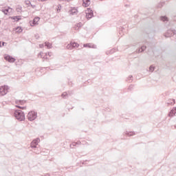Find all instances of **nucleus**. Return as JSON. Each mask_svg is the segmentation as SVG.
<instances>
[{"instance_id": "obj_1", "label": "nucleus", "mask_w": 176, "mask_h": 176, "mask_svg": "<svg viewBox=\"0 0 176 176\" xmlns=\"http://www.w3.org/2000/svg\"><path fill=\"white\" fill-rule=\"evenodd\" d=\"M14 116H15L16 119L17 120H19V122H23V120H25V115L24 114V112L21 110H16L14 113Z\"/></svg>"}, {"instance_id": "obj_2", "label": "nucleus", "mask_w": 176, "mask_h": 176, "mask_svg": "<svg viewBox=\"0 0 176 176\" xmlns=\"http://www.w3.org/2000/svg\"><path fill=\"white\" fill-rule=\"evenodd\" d=\"M37 113L35 111H30L28 114V119L30 122L35 120L36 119Z\"/></svg>"}, {"instance_id": "obj_3", "label": "nucleus", "mask_w": 176, "mask_h": 176, "mask_svg": "<svg viewBox=\"0 0 176 176\" xmlns=\"http://www.w3.org/2000/svg\"><path fill=\"white\" fill-rule=\"evenodd\" d=\"M8 86H2L0 87V96H6V94H8Z\"/></svg>"}, {"instance_id": "obj_4", "label": "nucleus", "mask_w": 176, "mask_h": 176, "mask_svg": "<svg viewBox=\"0 0 176 176\" xmlns=\"http://www.w3.org/2000/svg\"><path fill=\"white\" fill-rule=\"evenodd\" d=\"M67 49L68 50H72V49H76V47H79V44L74 42V43H70L67 45Z\"/></svg>"}, {"instance_id": "obj_5", "label": "nucleus", "mask_w": 176, "mask_h": 176, "mask_svg": "<svg viewBox=\"0 0 176 176\" xmlns=\"http://www.w3.org/2000/svg\"><path fill=\"white\" fill-rule=\"evenodd\" d=\"M4 60L6 61H8V63H14L16 61V59L10 55H4Z\"/></svg>"}, {"instance_id": "obj_6", "label": "nucleus", "mask_w": 176, "mask_h": 176, "mask_svg": "<svg viewBox=\"0 0 176 176\" xmlns=\"http://www.w3.org/2000/svg\"><path fill=\"white\" fill-rule=\"evenodd\" d=\"M39 142H41V139L36 138L34 140L31 142V144H30L31 148H36V146L38 145V144H39Z\"/></svg>"}, {"instance_id": "obj_7", "label": "nucleus", "mask_w": 176, "mask_h": 176, "mask_svg": "<svg viewBox=\"0 0 176 176\" xmlns=\"http://www.w3.org/2000/svg\"><path fill=\"white\" fill-rule=\"evenodd\" d=\"M47 55L51 56L52 55H50V53L48 52V53H43V52H40L38 54V58H44V59H46L47 58Z\"/></svg>"}, {"instance_id": "obj_8", "label": "nucleus", "mask_w": 176, "mask_h": 176, "mask_svg": "<svg viewBox=\"0 0 176 176\" xmlns=\"http://www.w3.org/2000/svg\"><path fill=\"white\" fill-rule=\"evenodd\" d=\"M93 11L91 10V9L88 8L86 12V17L87 19H91V17H93Z\"/></svg>"}, {"instance_id": "obj_9", "label": "nucleus", "mask_w": 176, "mask_h": 176, "mask_svg": "<svg viewBox=\"0 0 176 176\" xmlns=\"http://www.w3.org/2000/svg\"><path fill=\"white\" fill-rule=\"evenodd\" d=\"M39 20H41V18L39 17H35L32 23L31 24L32 27H34V25H38V23L39 21Z\"/></svg>"}, {"instance_id": "obj_10", "label": "nucleus", "mask_w": 176, "mask_h": 176, "mask_svg": "<svg viewBox=\"0 0 176 176\" xmlns=\"http://www.w3.org/2000/svg\"><path fill=\"white\" fill-rule=\"evenodd\" d=\"M175 113H176V107H173V109L168 113V116H170V118H173V116H175Z\"/></svg>"}, {"instance_id": "obj_11", "label": "nucleus", "mask_w": 176, "mask_h": 176, "mask_svg": "<svg viewBox=\"0 0 176 176\" xmlns=\"http://www.w3.org/2000/svg\"><path fill=\"white\" fill-rule=\"evenodd\" d=\"M82 6L85 8H87V6H89L90 5V0H82Z\"/></svg>"}, {"instance_id": "obj_12", "label": "nucleus", "mask_w": 176, "mask_h": 176, "mask_svg": "<svg viewBox=\"0 0 176 176\" xmlns=\"http://www.w3.org/2000/svg\"><path fill=\"white\" fill-rule=\"evenodd\" d=\"M160 20H161V21H163L164 23H168V18H167V16H161Z\"/></svg>"}, {"instance_id": "obj_13", "label": "nucleus", "mask_w": 176, "mask_h": 176, "mask_svg": "<svg viewBox=\"0 0 176 176\" xmlns=\"http://www.w3.org/2000/svg\"><path fill=\"white\" fill-rule=\"evenodd\" d=\"M167 104H168V105H174V104H175V100H174V99H169L167 101Z\"/></svg>"}, {"instance_id": "obj_14", "label": "nucleus", "mask_w": 176, "mask_h": 176, "mask_svg": "<svg viewBox=\"0 0 176 176\" xmlns=\"http://www.w3.org/2000/svg\"><path fill=\"white\" fill-rule=\"evenodd\" d=\"M80 27H82V23H77L74 27V30H76V31H78V30H79L80 28Z\"/></svg>"}, {"instance_id": "obj_15", "label": "nucleus", "mask_w": 176, "mask_h": 176, "mask_svg": "<svg viewBox=\"0 0 176 176\" xmlns=\"http://www.w3.org/2000/svg\"><path fill=\"white\" fill-rule=\"evenodd\" d=\"M15 32H16L17 34H20L21 32H23V29L21 28V27H17V28H16V29H15Z\"/></svg>"}, {"instance_id": "obj_16", "label": "nucleus", "mask_w": 176, "mask_h": 176, "mask_svg": "<svg viewBox=\"0 0 176 176\" xmlns=\"http://www.w3.org/2000/svg\"><path fill=\"white\" fill-rule=\"evenodd\" d=\"M16 103L18 105H23V104H25V100H16Z\"/></svg>"}, {"instance_id": "obj_17", "label": "nucleus", "mask_w": 176, "mask_h": 176, "mask_svg": "<svg viewBox=\"0 0 176 176\" xmlns=\"http://www.w3.org/2000/svg\"><path fill=\"white\" fill-rule=\"evenodd\" d=\"M126 135H128V137H131V135H135V132H126Z\"/></svg>"}, {"instance_id": "obj_18", "label": "nucleus", "mask_w": 176, "mask_h": 176, "mask_svg": "<svg viewBox=\"0 0 176 176\" xmlns=\"http://www.w3.org/2000/svg\"><path fill=\"white\" fill-rule=\"evenodd\" d=\"M12 10V8H8V9L2 10V12L4 13V14H8V13H9V10Z\"/></svg>"}, {"instance_id": "obj_19", "label": "nucleus", "mask_w": 176, "mask_h": 176, "mask_svg": "<svg viewBox=\"0 0 176 176\" xmlns=\"http://www.w3.org/2000/svg\"><path fill=\"white\" fill-rule=\"evenodd\" d=\"M146 49V46H142L141 48L139 49L138 53H142V52H144Z\"/></svg>"}, {"instance_id": "obj_20", "label": "nucleus", "mask_w": 176, "mask_h": 176, "mask_svg": "<svg viewBox=\"0 0 176 176\" xmlns=\"http://www.w3.org/2000/svg\"><path fill=\"white\" fill-rule=\"evenodd\" d=\"M45 45L47 47V49H52V45L50 44V43H45Z\"/></svg>"}, {"instance_id": "obj_21", "label": "nucleus", "mask_w": 176, "mask_h": 176, "mask_svg": "<svg viewBox=\"0 0 176 176\" xmlns=\"http://www.w3.org/2000/svg\"><path fill=\"white\" fill-rule=\"evenodd\" d=\"M72 14H78V10L74 8L72 10Z\"/></svg>"}, {"instance_id": "obj_22", "label": "nucleus", "mask_w": 176, "mask_h": 176, "mask_svg": "<svg viewBox=\"0 0 176 176\" xmlns=\"http://www.w3.org/2000/svg\"><path fill=\"white\" fill-rule=\"evenodd\" d=\"M12 20H14L15 21H19V20H20V16H13Z\"/></svg>"}, {"instance_id": "obj_23", "label": "nucleus", "mask_w": 176, "mask_h": 176, "mask_svg": "<svg viewBox=\"0 0 176 176\" xmlns=\"http://www.w3.org/2000/svg\"><path fill=\"white\" fill-rule=\"evenodd\" d=\"M149 71L150 72H153L155 71V67L153 65L150 66Z\"/></svg>"}, {"instance_id": "obj_24", "label": "nucleus", "mask_w": 176, "mask_h": 176, "mask_svg": "<svg viewBox=\"0 0 176 176\" xmlns=\"http://www.w3.org/2000/svg\"><path fill=\"white\" fill-rule=\"evenodd\" d=\"M67 96H68V94H67V92H64L63 94H62L63 98H65V97H67Z\"/></svg>"}, {"instance_id": "obj_25", "label": "nucleus", "mask_w": 176, "mask_h": 176, "mask_svg": "<svg viewBox=\"0 0 176 176\" xmlns=\"http://www.w3.org/2000/svg\"><path fill=\"white\" fill-rule=\"evenodd\" d=\"M128 80H129V82H131V81L133 80V76H132V75H131V76H129Z\"/></svg>"}, {"instance_id": "obj_26", "label": "nucleus", "mask_w": 176, "mask_h": 176, "mask_svg": "<svg viewBox=\"0 0 176 176\" xmlns=\"http://www.w3.org/2000/svg\"><path fill=\"white\" fill-rule=\"evenodd\" d=\"M76 144H77V143H76V142H74V143H72V144H70V148H74V146H76Z\"/></svg>"}, {"instance_id": "obj_27", "label": "nucleus", "mask_w": 176, "mask_h": 176, "mask_svg": "<svg viewBox=\"0 0 176 176\" xmlns=\"http://www.w3.org/2000/svg\"><path fill=\"white\" fill-rule=\"evenodd\" d=\"M16 12H21V7H19L16 8Z\"/></svg>"}, {"instance_id": "obj_28", "label": "nucleus", "mask_w": 176, "mask_h": 176, "mask_svg": "<svg viewBox=\"0 0 176 176\" xmlns=\"http://www.w3.org/2000/svg\"><path fill=\"white\" fill-rule=\"evenodd\" d=\"M18 108H20V109H25V107H20V106H16Z\"/></svg>"}, {"instance_id": "obj_29", "label": "nucleus", "mask_w": 176, "mask_h": 176, "mask_svg": "<svg viewBox=\"0 0 176 176\" xmlns=\"http://www.w3.org/2000/svg\"><path fill=\"white\" fill-rule=\"evenodd\" d=\"M88 45H88L87 47H94V45H93L90 43H89Z\"/></svg>"}, {"instance_id": "obj_30", "label": "nucleus", "mask_w": 176, "mask_h": 176, "mask_svg": "<svg viewBox=\"0 0 176 176\" xmlns=\"http://www.w3.org/2000/svg\"><path fill=\"white\" fill-rule=\"evenodd\" d=\"M43 47H44V45H43V44H40V45H39V47H40L41 49L43 48Z\"/></svg>"}, {"instance_id": "obj_31", "label": "nucleus", "mask_w": 176, "mask_h": 176, "mask_svg": "<svg viewBox=\"0 0 176 176\" xmlns=\"http://www.w3.org/2000/svg\"><path fill=\"white\" fill-rule=\"evenodd\" d=\"M133 87H134L133 85H130L129 87V90H131V89H133Z\"/></svg>"}, {"instance_id": "obj_32", "label": "nucleus", "mask_w": 176, "mask_h": 176, "mask_svg": "<svg viewBox=\"0 0 176 176\" xmlns=\"http://www.w3.org/2000/svg\"><path fill=\"white\" fill-rule=\"evenodd\" d=\"M84 47H87V46H89V44H84Z\"/></svg>"}, {"instance_id": "obj_33", "label": "nucleus", "mask_w": 176, "mask_h": 176, "mask_svg": "<svg viewBox=\"0 0 176 176\" xmlns=\"http://www.w3.org/2000/svg\"><path fill=\"white\" fill-rule=\"evenodd\" d=\"M5 45H6V43L3 42V43H2V45H1V47H2V46H5Z\"/></svg>"}, {"instance_id": "obj_34", "label": "nucleus", "mask_w": 176, "mask_h": 176, "mask_svg": "<svg viewBox=\"0 0 176 176\" xmlns=\"http://www.w3.org/2000/svg\"><path fill=\"white\" fill-rule=\"evenodd\" d=\"M0 47H2L1 42H0Z\"/></svg>"}, {"instance_id": "obj_35", "label": "nucleus", "mask_w": 176, "mask_h": 176, "mask_svg": "<svg viewBox=\"0 0 176 176\" xmlns=\"http://www.w3.org/2000/svg\"><path fill=\"white\" fill-rule=\"evenodd\" d=\"M171 32V30L168 31V34H170Z\"/></svg>"}, {"instance_id": "obj_36", "label": "nucleus", "mask_w": 176, "mask_h": 176, "mask_svg": "<svg viewBox=\"0 0 176 176\" xmlns=\"http://www.w3.org/2000/svg\"><path fill=\"white\" fill-rule=\"evenodd\" d=\"M76 144H80V142H77Z\"/></svg>"}, {"instance_id": "obj_37", "label": "nucleus", "mask_w": 176, "mask_h": 176, "mask_svg": "<svg viewBox=\"0 0 176 176\" xmlns=\"http://www.w3.org/2000/svg\"><path fill=\"white\" fill-rule=\"evenodd\" d=\"M162 6H163V4H162L161 6H160V8H162Z\"/></svg>"}, {"instance_id": "obj_38", "label": "nucleus", "mask_w": 176, "mask_h": 176, "mask_svg": "<svg viewBox=\"0 0 176 176\" xmlns=\"http://www.w3.org/2000/svg\"><path fill=\"white\" fill-rule=\"evenodd\" d=\"M59 1H67V0H59Z\"/></svg>"}, {"instance_id": "obj_39", "label": "nucleus", "mask_w": 176, "mask_h": 176, "mask_svg": "<svg viewBox=\"0 0 176 176\" xmlns=\"http://www.w3.org/2000/svg\"><path fill=\"white\" fill-rule=\"evenodd\" d=\"M36 153L38 154V153H39V152H36Z\"/></svg>"}, {"instance_id": "obj_40", "label": "nucleus", "mask_w": 176, "mask_h": 176, "mask_svg": "<svg viewBox=\"0 0 176 176\" xmlns=\"http://www.w3.org/2000/svg\"><path fill=\"white\" fill-rule=\"evenodd\" d=\"M41 1H45V0H41Z\"/></svg>"}]
</instances>
